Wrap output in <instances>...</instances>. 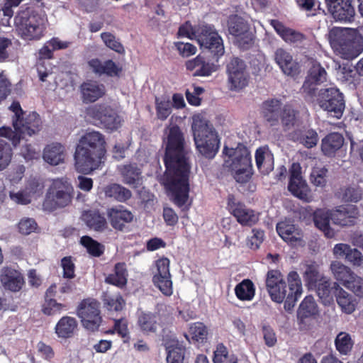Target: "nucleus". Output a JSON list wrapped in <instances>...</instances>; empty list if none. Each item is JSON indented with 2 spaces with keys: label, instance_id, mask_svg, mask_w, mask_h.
<instances>
[{
  "label": "nucleus",
  "instance_id": "f257e3e1",
  "mask_svg": "<svg viewBox=\"0 0 363 363\" xmlns=\"http://www.w3.org/2000/svg\"><path fill=\"white\" fill-rule=\"evenodd\" d=\"M184 133L177 125L169 128L163 158L166 167L164 185L168 195L178 206L182 207L189 199L190 164Z\"/></svg>",
  "mask_w": 363,
  "mask_h": 363
},
{
  "label": "nucleus",
  "instance_id": "f03ea898",
  "mask_svg": "<svg viewBox=\"0 0 363 363\" xmlns=\"http://www.w3.org/2000/svg\"><path fill=\"white\" fill-rule=\"evenodd\" d=\"M107 143L99 131H87L80 137L74 152L75 170L83 174L101 168L106 160Z\"/></svg>",
  "mask_w": 363,
  "mask_h": 363
},
{
  "label": "nucleus",
  "instance_id": "7ed1b4c3",
  "mask_svg": "<svg viewBox=\"0 0 363 363\" xmlns=\"http://www.w3.org/2000/svg\"><path fill=\"white\" fill-rule=\"evenodd\" d=\"M287 283L280 271L271 269L266 276V288L274 302L281 303L284 301V309L291 312L303 293L302 282L296 271L287 274Z\"/></svg>",
  "mask_w": 363,
  "mask_h": 363
},
{
  "label": "nucleus",
  "instance_id": "20e7f679",
  "mask_svg": "<svg viewBox=\"0 0 363 363\" xmlns=\"http://www.w3.org/2000/svg\"><path fill=\"white\" fill-rule=\"evenodd\" d=\"M47 17L31 6L21 7L14 17L16 32L25 40H38L46 31Z\"/></svg>",
  "mask_w": 363,
  "mask_h": 363
},
{
  "label": "nucleus",
  "instance_id": "39448f33",
  "mask_svg": "<svg viewBox=\"0 0 363 363\" xmlns=\"http://www.w3.org/2000/svg\"><path fill=\"white\" fill-rule=\"evenodd\" d=\"M223 153L228 157L223 165L235 182L241 184L249 182L254 171L248 149L244 145H238L236 148L225 146Z\"/></svg>",
  "mask_w": 363,
  "mask_h": 363
},
{
  "label": "nucleus",
  "instance_id": "423d86ee",
  "mask_svg": "<svg viewBox=\"0 0 363 363\" xmlns=\"http://www.w3.org/2000/svg\"><path fill=\"white\" fill-rule=\"evenodd\" d=\"M191 129L199 154L206 159L214 158L220 148V138L213 126L203 117L194 116Z\"/></svg>",
  "mask_w": 363,
  "mask_h": 363
},
{
  "label": "nucleus",
  "instance_id": "0eeeda50",
  "mask_svg": "<svg viewBox=\"0 0 363 363\" xmlns=\"http://www.w3.org/2000/svg\"><path fill=\"white\" fill-rule=\"evenodd\" d=\"M14 130L10 127L0 128V136H3L11 142L16 147L25 136L38 135L43 128L40 116L35 111L24 114L19 121L13 124Z\"/></svg>",
  "mask_w": 363,
  "mask_h": 363
},
{
  "label": "nucleus",
  "instance_id": "6e6552de",
  "mask_svg": "<svg viewBox=\"0 0 363 363\" xmlns=\"http://www.w3.org/2000/svg\"><path fill=\"white\" fill-rule=\"evenodd\" d=\"M196 40L200 48L208 52L216 60L225 53L223 40L213 25L203 24L196 28Z\"/></svg>",
  "mask_w": 363,
  "mask_h": 363
},
{
  "label": "nucleus",
  "instance_id": "1a4fd4ad",
  "mask_svg": "<svg viewBox=\"0 0 363 363\" xmlns=\"http://www.w3.org/2000/svg\"><path fill=\"white\" fill-rule=\"evenodd\" d=\"M320 108L337 118L342 116L345 108L343 94L336 87L320 89L315 94L314 102Z\"/></svg>",
  "mask_w": 363,
  "mask_h": 363
},
{
  "label": "nucleus",
  "instance_id": "9d476101",
  "mask_svg": "<svg viewBox=\"0 0 363 363\" xmlns=\"http://www.w3.org/2000/svg\"><path fill=\"white\" fill-rule=\"evenodd\" d=\"M72 186L62 179L54 180L50 186L43 201V208L53 211L59 208L68 206L72 201Z\"/></svg>",
  "mask_w": 363,
  "mask_h": 363
},
{
  "label": "nucleus",
  "instance_id": "9b49d317",
  "mask_svg": "<svg viewBox=\"0 0 363 363\" xmlns=\"http://www.w3.org/2000/svg\"><path fill=\"white\" fill-rule=\"evenodd\" d=\"M77 315L82 326L91 332L97 331L102 323L100 303L94 298H84L77 308Z\"/></svg>",
  "mask_w": 363,
  "mask_h": 363
},
{
  "label": "nucleus",
  "instance_id": "f8f14e48",
  "mask_svg": "<svg viewBox=\"0 0 363 363\" xmlns=\"http://www.w3.org/2000/svg\"><path fill=\"white\" fill-rule=\"evenodd\" d=\"M86 114L92 118L95 125L111 132L118 130L121 125V118L110 106L97 104L87 108Z\"/></svg>",
  "mask_w": 363,
  "mask_h": 363
},
{
  "label": "nucleus",
  "instance_id": "ddd939ff",
  "mask_svg": "<svg viewBox=\"0 0 363 363\" xmlns=\"http://www.w3.org/2000/svg\"><path fill=\"white\" fill-rule=\"evenodd\" d=\"M332 48L346 60L356 58L363 51V45L346 35L342 30H332L330 33Z\"/></svg>",
  "mask_w": 363,
  "mask_h": 363
},
{
  "label": "nucleus",
  "instance_id": "4468645a",
  "mask_svg": "<svg viewBox=\"0 0 363 363\" xmlns=\"http://www.w3.org/2000/svg\"><path fill=\"white\" fill-rule=\"evenodd\" d=\"M330 269L335 279L356 296L363 297V279L354 274L350 268L340 262L334 261Z\"/></svg>",
  "mask_w": 363,
  "mask_h": 363
},
{
  "label": "nucleus",
  "instance_id": "2eb2a0df",
  "mask_svg": "<svg viewBox=\"0 0 363 363\" xmlns=\"http://www.w3.org/2000/svg\"><path fill=\"white\" fill-rule=\"evenodd\" d=\"M227 25L229 33L235 38L236 44L240 49L247 50L252 46L254 36L246 20L237 14L230 15Z\"/></svg>",
  "mask_w": 363,
  "mask_h": 363
},
{
  "label": "nucleus",
  "instance_id": "dca6fc26",
  "mask_svg": "<svg viewBox=\"0 0 363 363\" xmlns=\"http://www.w3.org/2000/svg\"><path fill=\"white\" fill-rule=\"evenodd\" d=\"M327 81V72L325 68L316 60L311 62V66L301 87V93L305 101L314 103L316 86Z\"/></svg>",
  "mask_w": 363,
  "mask_h": 363
},
{
  "label": "nucleus",
  "instance_id": "f3484780",
  "mask_svg": "<svg viewBox=\"0 0 363 363\" xmlns=\"http://www.w3.org/2000/svg\"><path fill=\"white\" fill-rule=\"evenodd\" d=\"M226 208L242 226L252 227L259 220V212L248 208L243 202L238 200L233 194L228 195Z\"/></svg>",
  "mask_w": 363,
  "mask_h": 363
},
{
  "label": "nucleus",
  "instance_id": "a211bd4d",
  "mask_svg": "<svg viewBox=\"0 0 363 363\" xmlns=\"http://www.w3.org/2000/svg\"><path fill=\"white\" fill-rule=\"evenodd\" d=\"M230 89L240 91L248 85L250 76L245 62L239 57H233L227 65Z\"/></svg>",
  "mask_w": 363,
  "mask_h": 363
},
{
  "label": "nucleus",
  "instance_id": "6ab92c4d",
  "mask_svg": "<svg viewBox=\"0 0 363 363\" xmlns=\"http://www.w3.org/2000/svg\"><path fill=\"white\" fill-rule=\"evenodd\" d=\"M169 264L170 261L167 257L158 259L155 262L156 272L152 279L154 286L166 296H170L173 294Z\"/></svg>",
  "mask_w": 363,
  "mask_h": 363
},
{
  "label": "nucleus",
  "instance_id": "aec40b11",
  "mask_svg": "<svg viewBox=\"0 0 363 363\" xmlns=\"http://www.w3.org/2000/svg\"><path fill=\"white\" fill-rule=\"evenodd\" d=\"M331 16L338 21L351 23L355 17L353 0H325Z\"/></svg>",
  "mask_w": 363,
  "mask_h": 363
},
{
  "label": "nucleus",
  "instance_id": "412c9836",
  "mask_svg": "<svg viewBox=\"0 0 363 363\" xmlns=\"http://www.w3.org/2000/svg\"><path fill=\"white\" fill-rule=\"evenodd\" d=\"M106 216L111 227L120 232L124 231L134 219L133 213L121 205L107 208Z\"/></svg>",
  "mask_w": 363,
  "mask_h": 363
},
{
  "label": "nucleus",
  "instance_id": "4be33fe9",
  "mask_svg": "<svg viewBox=\"0 0 363 363\" xmlns=\"http://www.w3.org/2000/svg\"><path fill=\"white\" fill-rule=\"evenodd\" d=\"M187 71L191 72L193 77H209L218 70V66L214 62L206 61L201 55L185 62Z\"/></svg>",
  "mask_w": 363,
  "mask_h": 363
},
{
  "label": "nucleus",
  "instance_id": "5701e85b",
  "mask_svg": "<svg viewBox=\"0 0 363 363\" xmlns=\"http://www.w3.org/2000/svg\"><path fill=\"white\" fill-rule=\"evenodd\" d=\"M359 216V209L354 205H342L337 206L331 213V220L335 224L341 226L354 225L355 219Z\"/></svg>",
  "mask_w": 363,
  "mask_h": 363
},
{
  "label": "nucleus",
  "instance_id": "b1692460",
  "mask_svg": "<svg viewBox=\"0 0 363 363\" xmlns=\"http://www.w3.org/2000/svg\"><path fill=\"white\" fill-rule=\"evenodd\" d=\"M88 65L92 72L99 76L120 77L123 71L122 66L112 60H106L102 62L98 58H94L88 62Z\"/></svg>",
  "mask_w": 363,
  "mask_h": 363
},
{
  "label": "nucleus",
  "instance_id": "393cba45",
  "mask_svg": "<svg viewBox=\"0 0 363 363\" xmlns=\"http://www.w3.org/2000/svg\"><path fill=\"white\" fill-rule=\"evenodd\" d=\"M162 341L167 352V363H185L186 347L179 342L174 335H163Z\"/></svg>",
  "mask_w": 363,
  "mask_h": 363
},
{
  "label": "nucleus",
  "instance_id": "a878e982",
  "mask_svg": "<svg viewBox=\"0 0 363 363\" xmlns=\"http://www.w3.org/2000/svg\"><path fill=\"white\" fill-rule=\"evenodd\" d=\"M0 281L5 289L18 292L23 288L25 281L22 274L11 267H3L0 274Z\"/></svg>",
  "mask_w": 363,
  "mask_h": 363
},
{
  "label": "nucleus",
  "instance_id": "bb28decb",
  "mask_svg": "<svg viewBox=\"0 0 363 363\" xmlns=\"http://www.w3.org/2000/svg\"><path fill=\"white\" fill-rule=\"evenodd\" d=\"M274 60L285 74L294 77L300 73L299 63L287 50L278 48L274 52Z\"/></svg>",
  "mask_w": 363,
  "mask_h": 363
},
{
  "label": "nucleus",
  "instance_id": "cd10ccee",
  "mask_svg": "<svg viewBox=\"0 0 363 363\" xmlns=\"http://www.w3.org/2000/svg\"><path fill=\"white\" fill-rule=\"evenodd\" d=\"M84 103H94L106 94V86L95 80H86L79 86Z\"/></svg>",
  "mask_w": 363,
  "mask_h": 363
},
{
  "label": "nucleus",
  "instance_id": "c85d7f7f",
  "mask_svg": "<svg viewBox=\"0 0 363 363\" xmlns=\"http://www.w3.org/2000/svg\"><path fill=\"white\" fill-rule=\"evenodd\" d=\"M82 220L91 230L102 233L108 228V223L104 213L98 209H89L83 211Z\"/></svg>",
  "mask_w": 363,
  "mask_h": 363
},
{
  "label": "nucleus",
  "instance_id": "c756f323",
  "mask_svg": "<svg viewBox=\"0 0 363 363\" xmlns=\"http://www.w3.org/2000/svg\"><path fill=\"white\" fill-rule=\"evenodd\" d=\"M257 168L260 174H269L274 166V155L267 145L258 147L255 154Z\"/></svg>",
  "mask_w": 363,
  "mask_h": 363
},
{
  "label": "nucleus",
  "instance_id": "7c9ffc66",
  "mask_svg": "<svg viewBox=\"0 0 363 363\" xmlns=\"http://www.w3.org/2000/svg\"><path fill=\"white\" fill-rule=\"evenodd\" d=\"M282 108V103L278 99H269L262 104V115L271 126L279 124V116Z\"/></svg>",
  "mask_w": 363,
  "mask_h": 363
},
{
  "label": "nucleus",
  "instance_id": "2f4dec72",
  "mask_svg": "<svg viewBox=\"0 0 363 363\" xmlns=\"http://www.w3.org/2000/svg\"><path fill=\"white\" fill-rule=\"evenodd\" d=\"M276 228L279 235L291 245H296L302 240V230L294 224L281 221L277 224Z\"/></svg>",
  "mask_w": 363,
  "mask_h": 363
},
{
  "label": "nucleus",
  "instance_id": "473e14b6",
  "mask_svg": "<svg viewBox=\"0 0 363 363\" xmlns=\"http://www.w3.org/2000/svg\"><path fill=\"white\" fill-rule=\"evenodd\" d=\"M318 313V306L313 296H306L301 301L297 311V319L299 328L303 329L306 320L315 315Z\"/></svg>",
  "mask_w": 363,
  "mask_h": 363
},
{
  "label": "nucleus",
  "instance_id": "72a5a7b5",
  "mask_svg": "<svg viewBox=\"0 0 363 363\" xmlns=\"http://www.w3.org/2000/svg\"><path fill=\"white\" fill-rule=\"evenodd\" d=\"M119 172L123 183L134 187H138L142 182V171L135 163L123 164L119 167Z\"/></svg>",
  "mask_w": 363,
  "mask_h": 363
},
{
  "label": "nucleus",
  "instance_id": "f704fd0d",
  "mask_svg": "<svg viewBox=\"0 0 363 363\" xmlns=\"http://www.w3.org/2000/svg\"><path fill=\"white\" fill-rule=\"evenodd\" d=\"M333 253L337 257H345V259L355 266L363 264V255L360 251L352 248L349 245L339 243L335 245Z\"/></svg>",
  "mask_w": 363,
  "mask_h": 363
},
{
  "label": "nucleus",
  "instance_id": "c9c22d12",
  "mask_svg": "<svg viewBox=\"0 0 363 363\" xmlns=\"http://www.w3.org/2000/svg\"><path fill=\"white\" fill-rule=\"evenodd\" d=\"M339 287L337 283H332L329 278L324 277L313 289H315L318 297L326 304L333 301L335 294Z\"/></svg>",
  "mask_w": 363,
  "mask_h": 363
},
{
  "label": "nucleus",
  "instance_id": "e433bc0d",
  "mask_svg": "<svg viewBox=\"0 0 363 363\" xmlns=\"http://www.w3.org/2000/svg\"><path fill=\"white\" fill-rule=\"evenodd\" d=\"M288 190L294 196L303 202L310 203L313 200L311 190L303 179L289 181Z\"/></svg>",
  "mask_w": 363,
  "mask_h": 363
},
{
  "label": "nucleus",
  "instance_id": "4c0bfd02",
  "mask_svg": "<svg viewBox=\"0 0 363 363\" xmlns=\"http://www.w3.org/2000/svg\"><path fill=\"white\" fill-rule=\"evenodd\" d=\"M75 318L65 315L62 317L55 327V332L60 338L68 339L74 336L77 328Z\"/></svg>",
  "mask_w": 363,
  "mask_h": 363
},
{
  "label": "nucleus",
  "instance_id": "58836bf2",
  "mask_svg": "<svg viewBox=\"0 0 363 363\" xmlns=\"http://www.w3.org/2000/svg\"><path fill=\"white\" fill-rule=\"evenodd\" d=\"M65 157V147L58 143L48 145L43 150L44 160L51 165L55 166L63 162Z\"/></svg>",
  "mask_w": 363,
  "mask_h": 363
},
{
  "label": "nucleus",
  "instance_id": "ea45409f",
  "mask_svg": "<svg viewBox=\"0 0 363 363\" xmlns=\"http://www.w3.org/2000/svg\"><path fill=\"white\" fill-rule=\"evenodd\" d=\"M344 143V138L338 133H331L327 135L321 143V150L326 156L331 157L337 150L340 149Z\"/></svg>",
  "mask_w": 363,
  "mask_h": 363
},
{
  "label": "nucleus",
  "instance_id": "a19ab883",
  "mask_svg": "<svg viewBox=\"0 0 363 363\" xmlns=\"http://www.w3.org/2000/svg\"><path fill=\"white\" fill-rule=\"evenodd\" d=\"M106 198L118 202L125 203L132 196V192L128 189L118 184H111L104 188Z\"/></svg>",
  "mask_w": 363,
  "mask_h": 363
},
{
  "label": "nucleus",
  "instance_id": "79ce46f5",
  "mask_svg": "<svg viewBox=\"0 0 363 363\" xmlns=\"http://www.w3.org/2000/svg\"><path fill=\"white\" fill-rule=\"evenodd\" d=\"M137 325L145 335L156 333L157 330V316L152 312H141L138 316Z\"/></svg>",
  "mask_w": 363,
  "mask_h": 363
},
{
  "label": "nucleus",
  "instance_id": "37998d69",
  "mask_svg": "<svg viewBox=\"0 0 363 363\" xmlns=\"http://www.w3.org/2000/svg\"><path fill=\"white\" fill-rule=\"evenodd\" d=\"M128 272L124 262H118L114 266L113 273L108 274L105 281L107 284L123 288L127 284Z\"/></svg>",
  "mask_w": 363,
  "mask_h": 363
},
{
  "label": "nucleus",
  "instance_id": "c03bdc74",
  "mask_svg": "<svg viewBox=\"0 0 363 363\" xmlns=\"http://www.w3.org/2000/svg\"><path fill=\"white\" fill-rule=\"evenodd\" d=\"M331 214L329 215L321 209H318L313 213V222L319 230L323 231L325 235L328 238H332L335 235L334 230L330 226V220Z\"/></svg>",
  "mask_w": 363,
  "mask_h": 363
},
{
  "label": "nucleus",
  "instance_id": "a18cd8bd",
  "mask_svg": "<svg viewBox=\"0 0 363 363\" xmlns=\"http://www.w3.org/2000/svg\"><path fill=\"white\" fill-rule=\"evenodd\" d=\"M299 111L291 104L287 103L282 106L279 122L284 130H289L294 127L297 121Z\"/></svg>",
  "mask_w": 363,
  "mask_h": 363
},
{
  "label": "nucleus",
  "instance_id": "49530a36",
  "mask_svg": "<svg viewBox=\"0 0 363 363\" xmlns=\"http://www.w3.org/2000/svg\"><path fill=\"white\" fill-rule=\"evenodd\" d=\"M336 301L342 311L347 314L354 311L356 303L352 295L341 287H339L335 294Z\"/></svg>",
  "mask_w": 363,
  "mask_h": 363
},
{
  "label": "nucleus",
  "instance_id": "de8ad7c7",
  "mask_svg": "<svg viewBox=\"0 0 363 363\" xmlns=\"http://www.w3.org/2000/svg\"><path fill=\"white\" fill-rule=\"evenodd\" d=\"M235 294L240 301H251L255 294V287L253 282L249 279H243L235 287Z\"/></svg>",
  "mask_w": 363,
  "mask_h": 363
},
{
  "label": "nucleus",
  "instance_id": "09e8293b",
  "mask_svg": "<svg viewBox=\"0 0 363 363\" xmlns=\"http://www.w3.org/2000/svg\"><path fill=\"white\" fill-rule=\"evenodd\" d=\"M354 343L351 335L346 332L339 333L335 339V348L342 355H348L353 348Z\"/></svg>",
  "mask_w": 363,
  "mask_h": 363
},
{
  "label": "nucleus",
  "instance_id": "8fccbe9b",
  "mask_svg": "<svg viewBox=\"0 0 363 363\" xmlns=\"http://www.w3.org/2000/svg\"><path fill=\"white\" fill-rule=\"evenodd\" d=\"M362 189L358 185H348L340 189L339 197L345 202L357 203L362 198Z\"/></svg>",
  "mask_w": 363,
  "mask_h": 363
},
{
  "label": "nucleus",
  "instance_id": "3c124183",
  "mask_svg": "<svg viewBox=\"0 0 363 363\" xmlns=\"http://www.w3.org/2000/svg\"><path fill=\"white\" fill-rule=\"evenodd\" d=\"M157 118L165 121L172 113V103L167 96L157 97L155 99Z\"/></svg>",
  "mask_w": 363,
  "mask_h": 363
},
{
  "label": "nucleus",
  "instance_id": "603ef678",
  "mask_svg": "<svg viewBox=\"0 0 363 363\" xmlns=\"http://www.w3.org/2000/svg\"><path fill=\"white\" fill-rule=\"evenodd\" d=\"M324 277V275L320 273L318 267L313 264L307 265L303 274V278L306 283V286L309 289H313V287L315 286L320 281V279L323 278Z\"/></svg>",
  "mask_w": 363,
  "mask_h": 363
},
{
  "label": "nucleus",
  "instance_id": "864d4df0",
  "mask_svg": "<svg viewBox=\"0 0 363 363\" xmlns=\"http://www.w3.org/2000/svg\"><path fill=\"white\" fill-rule=\"evenodd\" d=\"M80 243L92 257H99L104 252V246L89 236H82L80 240Z\"/></svg>",
  "mask_w": 363,
  "mask_h": 363
},
{
  "label": "nucleus",
  "instance_id": "5fc2aeb1",
  "mask_svg": "<svg viewBox=\"0 0 363 363\" xmlns=\"http://www.w3.org/2000/svg\"><path fill=\"white\" fill-rule=\"evenodd\" d=\"M0 136V171L5 169L11 163L13 157V148L8 141Z\"/></svg>",
  "mask_w": 363,
  "mask_h": 363
},
{
  "label": "nucleus",
  "instance_id": "6e6d98bb",
  "mask_svg": "<svg viewBox=\"0 0 363 363\" xmlns=\"http://www.w3.org/2000/svg\"><path fill=\"white\" fill-rule=\"evenodd\" d=\"M67 309V305L58 303L55 298L45 300L42 312L46 315H55Z\"/></svg>",
  "mask_w": 363,
  "mask_h": 363
},
{
  "label": "nucleus",
  "instance_id": "4d7b16f0",
  "mask_svg": "<svg viewBox=\"0 0 363 363\" xmlns=\"http://www.w3.org/2000/svg\"><path fill=\"white\" fill-rule=\"evenodd\" d=\"M298 140L301 144L307 148H312L315 146L318 141V135L313 129L301 131Z\"/></svg>",
  "mask_w": 363,
  "mask_h": 363
},
{
  "label": "nucleus",
  "instance_id": "13d9d810",
  "mask_svg": "<svg viewBox=\"0 0 363 363\" xmlns=\"http://www.w3.org/2000/svg\"><path fill=\"white\" fill-rule=\"evenodd\" d=\"M189 333L192 340L196 342L203 343L207 340L208 331L203 323H193L189 328Z\"/></svg>",
  "mask_w": 363,
  "mask_h": 363
},
{
  "label": "nucleus",
  "instance_id": "bf43d9fd",
  "mask_svg": "<svg viewBox=\"0 0 363 363\" xmlns=\"http://www.w3.org/2000/svg\"><path fill=\"white\" fill-rule=\"evenodd\" d=\"M60 267L62 269V277L72 279L76 277L74 259L72 256H66L61 259Z\"/></svg>",
  "mask_w": 363,
  "mask_h": 363
},
{
  "label": "nucleus",
  "instance_id": "052dcab7",
  "mask_svg": "<svg viewBox=\"0 0 363 363\" xmlns=\"http://www.w3.org/2000/svg\"><path fill=\"white\" fill-rule=\"evenodd\" d=\"M101 38L104 44L110 49L115 52L123 54L125 52V49L121 43L116 39V36L109 33L104 32L101 33Z\"/></svg>",
  "mask_w": 363,
  "mask_h": 363
},
{
  "label": "nucleus",
  "instance_id": "680f3d73",
  "mask_svg": "<svg viewBox=\"0 0 363 363\" xmlns=\"http://www.w3.org/2000/svg\"><path fill=\"white\" fill-rule=\"evenodd\" d=\"M104 304L108 311H120L125 304L121 296L116 297L107 296L104 298Z\"/></svg>",
  "mask_w": 363,
  "mask_h": 363
},
{
  "label": "nucleus",
  "instance_id": "e2e57ef3",
  "mask_svg": "<svg viewBox=\"0 0 363 363\" xmlns=\"http://www.w3.org/2000/svg\"><path fill=\"white\" fill-rule=\"evenodd\" d=\"M114 326L116 333L123 338V342H128L130 340V333L128 328V320L124 318L115 319Z\"/></svg>",
  "mask_w": 363,
  "mask_h": 363
},
{
  "label": "nucleus",
  "instance_id": "0e129e2a",
  "mask_svg": "<svg viewBox=\"0 0 363 363\" xmlns=\"http://www.w3.org/2000/svg\"><path fill=\"white\" fill-rule=\"evenodd\" d=\"M43 184L33 178L28 181L25 189L32 198H37L43 194Z\"/></svg>",
  "mask_w": 363,
  "mask_h": 363
},
{
  "label": "nucleus",
  "instance_id": "69168bd1",
  "mask_svg": "<svg viewBox=\"0 0 363 363\" xmlns=\"http://www.w3.org/2000/svg\"><path fill=\"white\" fill-rule=\"evenodd\" d=\"M37 227L35 220L29 218H22L18 224V231L23 235L30 234L36 230Z\"/></svg>",
  "mask_w": 363,
  "mask_h": 363
},
{
  "label": "nucleus",
  "instance_id": "338daca9",
  "mask_svg": "<svg viewBox=\"0 0 363 363\" xmlns=\"http://www.w3.org/2000/svg\"><path fill=\"white\" fill-rule=\"evenodd\" d=\"M20 155L27 161L38 160L40 157V150L31 144L25 143L21 148Z\"/></svg>",
  "mask_w": 363,
  "mask_h": 363
},
{
  "label": "nucleus",
  "instance_id": "774afa93",
  "mask_svg": "<svg viewBox=\"0 0 363 363\" xmlns=\"http://www.w3.org/2000/svg\"><path fill=\"white\" fill-rule=\"evenodd\" d=\"M230 357L227 347L223 343H219L213 352V363H226Z\"/></svg>",
  "mask_w": 363,
  "mask_h": 363
}]
</instances>
